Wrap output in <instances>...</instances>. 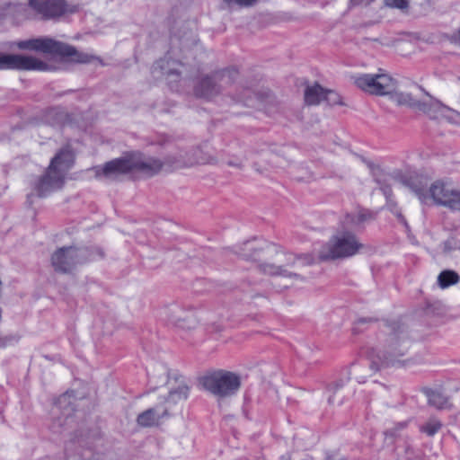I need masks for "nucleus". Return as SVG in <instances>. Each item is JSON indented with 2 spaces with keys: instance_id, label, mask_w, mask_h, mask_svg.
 <instances>
[{
  "instance_id": "obj_1",
  "label": "nucleus",
  "mask_w": 460,
  "mask_h": 460,
  "mask_svg": "<svg viewBox=\"0 0 460 460\" xmlns=\"http://www.w3.org/2000/svg\"><path fill=\"white\" fill-rule=\"evenodd\" d=\"M407 327L401 321H384L377 334V345L367 351L369 367L378 371L394 364L410 347Z\"/></svg>"
},
{
  "instance_id": "obj_2",
  "label": "nucleus",
  "mask_w": 460,
  "mask_h": 460,
  "mask_svg": "<svg viewBox=\"0 0 460 460\" xmlns=\"http://www.w3.org/2000/svg\"><path fill=\"white\" fill-rule=\"evenodd\" d=\"M104 251L95 245L63 246L51 255V265L57 272L70 273L76 266L103 259Z\"/></svg>"
},
{
  "instance_id": "obj_3",
  "label": "nucleus",
  "mask_w": 460,
  "mask_h": 460,
  "mask_svg": "<svg viewBox=\"0 0 460 460\" xmlns=\"http://www.w3.org/2000/svg\"><path fill=\"white\" fill-rule=\"evenodd\" d=\"M20 49L33 50L46 54L66 58L72 62L87 64L94 59L101 61L97 57L78 51L75 47L57 41L50 38H35L16 42Z\"/></svg>"
},
{
  "instance_id": "obj_4",
  "label": "nucleus",
  "mask_w": 460,
  "mask_h": 460,
  "mask_svg": "<svg viewBox=\"0 0 460 460\" xmlns=\"http://www.w3.org/2000/svg\"><path fill=\"white\" fill-rule=\"evenodd\" d=\"M364 247L357 235L342 226L318 252L319 261L344 260L358 254Z\"/></svg>"
},
{
  "instance_id": "obj_5",
  "label": "nucleus",
  "mask_w": 460,
  "mask_h": 460,
  "mask_svg": "<svg viewBox=\"0 0 460 460\" xmlns=\"http://www.w3.org/2000/svg\"><path fill=\"white\" fill-rule=\"evenodd\" d=\"M235 67H226L205 75L195 82L193 94L197 98L211 101L222 94L238 78Z\"/></svg>"
},
{
  "instance_id": "obj_6",
  "label": "nucleus",
  "mask_w": 460,
  "mask_h": 460,
  "mask_svg": "<svg viewBox=\"0 0 460 460\" xmlns=\"http://www.w3.org/2000/svg\"><path fill=\"white\" fill-rule=\"evenodd\" d=\"M188 392L189 386L183 381H180L176 388H171L168 396L164 398L163 402L157 403L137 415V425L143 428L159 425L161 419L169 416V407L166 404H175L180 400L187 399Z\"/></svg>"
},
{
  "instance_id": "obj_7",
  "label": "nucleus",
  "mask_w": 460,
  "mask_h": 460,
  "mask_svg": "<svg viewBox=\"0 0 460 460\" xmlns=\"http://www.w3.org/2000/svg\"><path fill=\"white\" fill-rule=\"evenodd\" d=\"M203 388L218 397L232 396L237 393L241 386L240 376L226 370L208 372L199 378Z\"/></svg>"
},
{
  "instance_id": "obj_8",
  "label": "nucleus",
  "mask_w": 460,
  "mask_h": 460,
  "mask_svg": "<svg viewBox=\"0 0 460 460\" xmlns=\"http://www.w3.org/2000/svg\"><path fill=\"white\" fill-rule=\"evenodd\" d=\"M29 5L44 20H53L66 13L79 11V5L67 4L65 0H29Z\"/></svg>"
},
{
  "instance_id": "obj_9",
  "label": "nucleus",
  "mask_w": 460,
  "mask_h": 460,
  "mask_svg": "<svg viewBox=\"0 0 460 460\" xmlns=\"http://www.w3.org/2000/svg\"><path fill=\"white\" fill-rule=\"evenodd\" d=\"M354 84L361 90L376 95L388 94L395 87L394 80L385 74H364L354 77Z\"/></svg>"
},
{
  "instance_id": "obj_10",
  "label": "nucleus",
  "mask_w": 460,
  "mask_h": 460,
  "mask_svg": "<svg viewBox=\"0 0 460 460\" xmlns=\"http://www.w3.org/2000/svg\"><path fill=\"white\" fill-rule=\"evenodd\" d=\"M65 182V177L60 170H53L49 166L47 168L46 172L39 178L35 182L33 190L35 191L27 195V202L31 205L32 199L37 196L44 198L51 192L62 188Z\"/></svg>"
},
{
  "instance_id": "obj_11",
  "label": "nucleus",
  "mask_w": 460,
  "mask_h": 460,
  "mask_svg": "<svg viewBox=\"0 0 460 460\" xmlns=\"http://www.w3.org/2000/svg\"><path fill=\"white\" fill-rule=\"evenodd\" d=\"M49 66L31 56L0 53V70L47 71Z\"/></svg>"
},
{
  "instance_id": "obj_12",
  "label": "nucleus",
  "mask_w": 460,
  "mask_h": 460,
  "mask_svg": "<svg viewBox=\"0 0 460 460\" xmlns=\"http://www.w3.org/2000/svg\"><path fill=\"white\" fill-rule=\"evenodd\" d=\"M96 178H106L115 180L119 175L131 172L130 153L125 155L112 159L103 165L93 167Z\"/></svg>"
},
{
  "instance_id": "obj_13",
  "label": "nucleus",
  "mask_w": 460,
  "mask_h": 460,
  "mask_svg": "<svg viewBox=\"0 0 460 460\" xmlns=\"http://www.w3.org/2000/svg\"><path fill=\"white\" fill-rule=\"evenodd\" d=\"M131 172H136L145 177H153L164 171L162 160L154 156H146L140 152L130 153Z\"/></svg>"
},
{
  "instance_id": "obj_14",
  "label": "nucleus",
  "mask_w": 460,
  "mask_h": 460,
  "mask_svg": "<svg viewBox=\"0 0 460 460\" xmlns=\"http://www.w3.org/2000/svg\"><path fill=\"white\" fill-rule=\"evenodd\" d=\"M168 321L173 325L186 330L194 329L198 323L192 310H185L177 305L168 309Z\"/></svg>"
},
{
  "instance_id": "obj_15",
  "label": "nucleus",
  "mask_w": 460,
  "mask_h": 460,
  "mask_svg": "<svg viewBox=\"0 0 460 460\" xmlns=\"http://www.w3.org/2000/svg\"><path fill=\"white\" fill-rule=\"evenodd\" d=\"M164 170L171 172L176 169H181L188 166H191L194 161L190 157L189 152L180 150L176 154L167 155L164 160Z\"/></svg>"
},
{
  "instance_id": "obj_16",
  "label": "nucleus",
  "mask_w": 460,
  "mask_h": 460,
  "mask_svg": "<svg viewBox=\"0 0 460 460\" xmlns=\"http://www.w3.org/2000/svg\"><path fill=\"white\" fill-rule=\"evenodd\" d=\"M75 160V155L70 146L61 148L57 155L51 159L49 167L53 170H60L65 175L66 172L69 170Z\"/></svg>"
},
{
  "instance_id": "obj_17",
  "label": "nucleus",
  "mask_w": 460,
  "mask_h": 460,
  "mask_svg": "<svg viewBox=\"0 0 460 460\" xmlns=\"http://www.w3.org/2000/svg\"><path fill=\"white\" fill-rule=\"evenodd\" d=\"M452 184L442 180L434 181L429 189V198L434 200V203L439 206L444 205V201L448 198Z\"/></svg>"
},
{
  "instance_id": "obj_18",
  "label": "nucleus",
  "mask_w": 460,
  "mask_h": 460,
  "mask_svg": "<svg viewBox=\"0 0 460 460\" xmlns=\"http://www.w3.org/2000/svg\"><path fill=\"white\" fill-rule=\"evenodd\" d=\"M74 401L75 396L73 392H66L61 394L56 401V407L61 411L63 416L65 417V423L67 424L71 422L72 416L71 412L74 411Z\"/></svg>"
},
{
  "instance_id": "obj_19",
  "label": "nucleus",
  "mask_w": 460,
  "mask_h": 460,
  "mask_svg": "<svg viewBox=\"0 0 460 460\" xmlns=\"http://www.w3.org/2000/svg\"><path fill=\"white\" fill-rule=\"evenodd\" d=\"M422 392L427 396L429 405L438 410L447 409L451 406L448 398L440 391L425 387Z\"/></svg>"
},
{
  "instance_id": "obj_20",
  "label": "nucleus",
  "mask_w": 460,
  "mask_h": 460,
  "mask_svg": "<svg viewBox=\"0 0 460 460\" xmlns=\"http://www.w3.org/2000/svg\"><path fill=\"white\" fill-rule=\"evenodd\" d=\"M325 89L318 83L307 85L305 90L304 99L307 105H318L323 101Z\"/></svg>"
},
{
  "instance_id": "obj_21",
  "label": "nucleus",
  "mask_w": 460,
  "mask_h": 460,
  "mask_svg": "<svg viewBox=\"0 0 460 460\" xmlns=\"http://www.w3.org/2000/svg\"><path fill=\"white\" fill-rule=\"evenodd\" d=\"M411 104L413 105V108H416L420 111H423L424 113L428 114L430 118H436V113L440 111L441 110L450 111V109L447 106L444 105L438 100H431L429 102L419 101L418 102H411Z\"/></svg>"
},
{
  "instance_id": "obj_22",
  "label": "nucleus",
  "mask_w": 460,
  "mask_h": 460,
  "mask_svg": "<svg viewBox=\"0 0 460 460\" xmlns=\"http://www.w3.org/2000/svg\"><path fill=\"white\" fill-rule=\"evenodd\" d=\"M66 119V113L58 107H52L47 109L42 115V120L44 123L57 126L63 123Z\"/></svg>"
},
{
  "instance_id": "obj_23",
  "label": "nucleus",
  "mask_w": 460,
  "mask_h": 460,
  "mask_svg": "<svg viewBox=\"0 0 460 460\" xmlns=\"http://www.w3.org/2000/svg\"><path fill=\"white\" fill-rule=\"evenodd\" d=\"M406 184L411 188V190L418 196V198L422 201L429 198V190H427V182H423L421 179L418 177L413 178L411 177L407 180Z\"/></svg>"
},
{
  "instance_id": "obj_24",
  "label": "nucleus",
  "mask_w": 460,
  "mask_h": 460,
  "mask_svg": "<svg viewBox=\"0 0 460 460\" xmlns=\"http://www.w3.org/2000/svg\"><path fill=\"white\" fill-rule=\"evenodd\" d=\"M97 436V430L81 429L74 434L71 440L78 443L81 447H88L91 441L96 438Z\"/></svg>"
},
{
  "instance_id": "obj_25",
  "label": "nucleus",
  "mask_w": 460,
  "mask_h": 460,
  "mask_svg": "<svg viewBox=\"0 0 460 460\" xmlns=\"http://www.w3.org/2000/svg\"><path fill=\"white\" fill-rule=\"evenodd\" d=\"M459 280V275L456 271L450 270H443L438 277V283L441 288H447L455 285Z\"/></svg>"
},
{
  "instance_id": "obj_26",
  "label": "nucleus",
  "mask_w": 460,
  "mask_h": 460,
  "mask_svg": "<svg viewBox=\"0 0 460 460\" xmlns=\"http://www.w3.org/2000/svg\"><path fill=\"white\" fill-rule=\"evenodd\" d=\"M374 218L375 214L372 211L362 210L358 214V216L348 214L342 221V225H358Z\"/></svg>"
},
{
  "instance_id": "obj_27",
  "label": "nucleus",
  "mask_w": 460,
  "mask_h": 460,
  "mask_svg": "<svg viewBox=\"0 0 460 460\" xmlns=\"http://www.w3.org/2000/svg\"><path fill=\"white\" fill-rule=\"evenodd\" d=\"M261 269L264 273L270 275H280L284 277L301 279V276L299 274L290 272L284 269L282 266H276L274 264H263L261 265Z\"/></svg>"
},
{
  "instance_id": "obj_28",
  "label": "nucleus",
  "mask_w": 460,
  "mask_h": 460,
  "mask_svg": "<svg viewBox=\"0 0 460 460\" xmlns=\"http://www.w3.org/2000/svg\"><path fill=\"white\" fill-rule=\"evenodd\" d=\"M443 207L451 210L460 211V190L452 187L448 198L444 201Z\"/></svg>"
},
{
  "instance_id": "obj_29",
  "label": "nucleus",
  "mask_w": 460,
  "mask_h": 460,
  "mask_svg": "<svg viewBox=\"0 0 460 460\" xmlns=\"http://www.w3.org/2000/svg\"><path fill=\"white\" fill-rule=\"evenodd\" d=\"M442 428V423L439 420L431 418L425 424L420 426V430L429 437L434 436Z\"/></svg>"
},
{
  "instance_id": "obj_30",
  "label": "nucleus",
  "mask_w": 460,
  "mask_h": 460,
  "mask_svg": "<svg viewBox=\"0 0 460 460\" xmlns=\"http://www.w3.org/2000/svg\"><path fill=\"white\" fill-rule=\"evenodd\" d=\"M288 265L294 266L296 261H299L303 266L312 265L315 262V258L314 255L306 253L300 255H293L289 254L288 256Z\"/></svg>"
},
{
  "instance_id": "obj_31",
  "label": "nucleus",
  "mask_w": 460,
  "mask_h": 460,
  "mask_svg": "<svg viewBox=\"0 0 460 460\" xmlns=\"http://www.w3.org/2000/svg\"><path fill=\"white\" fill-rule=\"evenodd\" d=\"M20 340V335L18 334H6L4 335L0 333V349H4L8 346H12L16 344Z\"/></svg>"
},
{
  "instance_id": "obj_32",
  "label": "nucleus",
  "mask_w": 460,
  "mask_h": 460,
  "mask_svg": "<svg viewBox=\"0 0 460 460\" xmlns=\"http://www.w3.org/2000/svg\"><path fill=\"white\" fill-rule=\"evenodd\" d=\"M323 101H325L329 105L342 104L340 94L332 90L325 89Z\"/></svg>"
},
{
  "instance_id": "obj_33",
  "label": "nucleus",
  "mask_w": 460,
  "mask_h": 460,
  "mask_svg": "<svg viewBox=\"0 0 460 460\" xmlns=\"http://www.w3.org/2000/svg\"><path fill=\"white\" fill-rule=\"evenodd\" d=\"M442 245L443 252L445 253H449L453 251L460 250V240L456 237H450L443 242Z\"/></svg>"
},
{
  "instance_id": "obj_34",
  "label": "nucleus",
  "mask_w": 460,
  "mask_h": 460,
  "mask_svg": "<svg viewBox=\"0 0 460 460\" xmlns=\"http://www.w3.org/2000/svg\"><path fill=\"white\" fill-rule=\"evenodd\" d=\"M371 176L373 177L375 182L378 185L385 181L387 173L385 172V170L378 166L372 173Z\"/></svg>"
},
{
  "instance_id": "obj_35",
  "label": "nucleus",
  "mask_w": 460,
  "mask_h": 460,
  "mask_svg": "<svg viewBox=\"0 0 460 460\" xmlns=\"http://www.w3.org/2000/svg\"><path fill=\"white\" fill-rule=\"evenodd\" d=\"M385 4L386 6L401 10L408 8L409 5L407 0H385Z\"/></svg>"
},
{
  "instance_id": "obj_36",
  "label": "nucleus",
  "mask_w": 460,
  "mask_h": 460,
  "mask_svg": "<svg viewBox=\"0 0 460 460\" xmlns=\"http://www.w3.org/2000/svg\"><path fill=\"white\" fill-rule=\"evenodd\" d=\"M379 190L385 195L386 201L391 202L393 197V190L390 184L387 182V180L381 184H378Z\"/></svg>"
},
{
  "instance_id": "obj_37",
  "label": "nucleus",
  "mask_w": 460,
  "mask_h": 460,
  "mask_svg": "<svg viewBox=\"0 0 460 460\" xmlns=\"http://www.w3.org/2000/svg\"><path fill=\"white\" fill-rule=\"evenodd\" d=\"M257 0H224V2L230 7L233 4H238L240 6H252L256 3Z\"/></svg>"
},
{
  "instance_id": "obj_38",
  "label": "nucleus",
  "mask_w": 460,
  "mask_h": 460,
  "mask_svg": "<svg viewBox=\"0 0 460 460\" xmlns=\"http://www.w3.org/2000/svg\"><path fill=\"white\" fill-rule=\"evenodd\" d=\"M398 102L401 104H406V105L413 108V105L411 104V102H418L419 100H416L415 98H413V96L410 93H405V94H401L399 96Z\"/></svg>"
},
{
  "instance_id": "obj_39",
  "label": "nucleus",
  "mask_w": 460,
  "mask_h": 460,
  "mask_svg": "<svg viewBox=\"0 0 460 460\" xmlns=\"http://www.w3.org/2000/svg\"><path fill=\"white\" fill-rule=\"evenodd\" d=\"M450 41L460 45V29L451 35Z\"/></svg>"
},
{
  "instance_id": "obj_40",
  "label": "nucleus",
  "mask_w": 460,
  "mask_h": 460,
  "mask_svg": "<svg viewBox=\"0 0 460 460\" xmlns=\"http://www.w3.org/2000/svg\"><path fill=\"white\" fill-rule=\"evenodd\" d=\"M363 161L366 164V165L367 166V168L369 169L370 174L379 166L378 164H374L372 161L366 160V159H364Z\"/></svg>"
},
{
  "instance_id": "obj_41",
  "label": "nucleus",
  "mask_w": 460,
  "mask_h": 460,
  "mask_svg": "<svg viewBox=\"0 0 460 460\" xmlns=\"http://www.w3.org/2000/svg\"><path fill=\"white\" fill-rule=\"evenodd\" d=\"M394 213L397 217V218L400 220L401 223H402L405 226H408L405 217L402 216V212L399 209H395L394 211Z\"/></svg>"
},
{
  "instance_id": "obj_42",
  "label": "nucleus",
  "mask_w": 460,
  "mask_h": 460,
  "mask_svg": "<svg viewBox=\"0 0 460 460\" xmlns=\"http://www.w3.org/2000/svg\"><path fill=\"white\" fill-rule=\"evenodd\" d=\"M365 0H349V8H352L354 6L359 5L363 4Z\"/></svg>"
},
{
  "instance_id": "obj_43",
  "label": "nucleus",
  "mask_w": 460,
  "mask_h": 460,
  "mask_svg": "<svg viewBox=\"0 0 460 460\" xmlns=\"http://www.w3.org/2000/svg\"><path fill=\"white\" fill-rule=\"evenodd\" d=\"M62 425V420L60 418H58V420L54 421L52 429H54L55 432H58L59 430L56 429V426L61 427Z\"/></svg>"
},
{
  "instance_id": "obj_44",
  "label": "nucleus",
  "mask_w": 460,
  "mask_h": 460,
  "mask_svg": "<svg viewBox=\"0 0 460 460\" xmlns=\"http://www.w3.org/2000/svg\"><path fill=\"white\" fill-rule=\"evenodd\" d=\"M387 206L392 212H394L395 209H398L396 203L393 199L391 202H387Z\"/></svg>"
},
{
  "instance_id": "obj_45",
  "label": "nucleus",
  "mask_w": 460,
  "mask_h": 460,
  "mask_svg": "<svg viewBox=\"0 0 460 460\" xmlns=\"http://www.w3.org/2000/svg\"><path fill=\"white\" fill-rule=\"evenodd\" d=\"M371 321H372L371 318H369V319H367V318H361V319L358 320V323H363L371 322Z\"/></svg>"
},
{
  "instance_id": "obj_46",
  "label": "nucleus",
  "mask_w": 460,
  "mask_h": 460,
  "mask_svg": "<svg viewBox=\"0 0 460 460\" xmlns=\"http://www.w3.org/2000/svg\"><path fill=\"white\" fill-rule=\"evenodd\" d=\"M243 256L246 260H249V259L255 260V257L252 254H243Z\"/></svg>"
},
{
  "instance_id": "obj_47",
  "label": "nucleus",
  "mask_w": 460,
  "mask_h": 460,
  "mask_svg": "<svg viewBox=\"0 0 460 460\" xmlns=\"http://www.w3.org/2000/svg\"><path fill=\"white\" fill-rule=\"evenodd\" d=\"M324 460H332V456L331 454H327Z\"/></svg>"
},
{
  "instance_id": "obj_48",
  "label": "nucleus",
  "mask_w": 460,
  "mask_h": 460,
  "mask_svg": "<svg viewBox=\"0 0 460 460\" xmlns=\"http://www.w3.org/2000/svg\"><path fill=\"white\" fill-rule=\"evenodd\" d=\"M173 378H174V379H175V381L177 382V381H178V379H179V378H182V376H175Z\"/></svg>"
},
{
  "instance_id": "obj_49",
  "label": "nucleus",
  "mask_w": 460,
  "mask_h": 460,
  "mask_svg": "<svg viewBox=\"0 0 460 460\" xmlns=\"http://www.w3.org/2000/svg\"><path fill=\"white\" fill-rule=\"evenodd\" d=\"M372 2V0H367L366 4H369Z\"/></svg>"
},
{
  "instance_id": "obj_50",
  "label": "nucleus",
  "mask_w": 460,
  "mask_h": 460,
  "mask_svg": "<svg viewBox=\"0 0 460 460\" xmlns=\"http://www.w3.org/2000/svg\"><path fill=\"white\" fill-rule=\"evenodd\" d=\"M249 250H254V251H256V249H254L253 247H249Z\"/></svg>"
},
{
  "instance_id": "obj_51",
  "label": "nucleus",
  "mask_w": 460,
  "mask_h": 460,
  "mask_svg": "<svg viewBox=\"0 0 460 460\" xmlns=\"http://www.w3.org/2000/svg\"><path fill=\"white\" fill-rule=\"evenodd\" d=\"M358 382H359V383H364V382H365V380H361V379H360V380H358Z\"/></svg>"
}]
</instances>
